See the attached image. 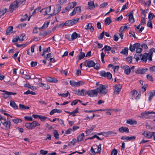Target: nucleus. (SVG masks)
<instances>
[{
	"mask_svg": "<svg viewBox=\"0 0 155 155\" xmlns=\"http://www.w3.org/2000/svg\"><path fill=\"white\" fill-rule=\"evenodd\" d=\"M126 123L130 125H134L137 124V122L134 120L129 119L127 120Z\"/></svg>",
	"mask_w": 155,
	"mask_h": 155,
	"instance_id": "393cba45",
	"label": "nucleus"
},
{
	"mask_svg": "<svg viewBox=\"0 0 155 155\" xmlns=\"http://www.w3.org/2000/svg\"><path fill=\"white\" fill-rule=\"evenodd\" d=\"M154 133V132L144 131L142 133V135L148 139H150L153 136Z\"/></svg>",
	"mask_w": 155,
	"mask_h": 155,
	"instance_id": "6e6552de",
	"label": "nucleus"
},
{
	"mask_svg": "<svg viewBox=\"0 0 155 155\" xmlns=\"http://www.w3.org/2000/svg\"><path fill=\"white\" fill-rule=\"evenodd\" d=\"M128 2H127L124 5L122 8L121 11H123L128 6Z\"/></svg>",
	"mask_w": 155,
	"mask_h": 155,
	"instance_id": "338daca9",
	"label": "nucleus"
},
{
	"mask_svg": "<svg viewBox=\"0 0 155 155\" xmlns=\"http://www.w3.org/2000/svg\"><path fill=\"white\" fill-rule=\"evenodd\" d=\"M70 83L72 86L77 87L83 84L84 83L82 81L76 82L74 81H70Z\"/></svg>",
	"mask_w": 155,
	"mask_h": 155,
	"instance_id": "2eb2a0df",
	"label": "nucleus"
},
{
	"mask_svg": "<svg viewBox=\"0 0 155 155\" xmlns=\"http://www.w3.org/2000/svg\"><path fill=\"white\" fill-rule=\"evenodd\" d=\"M0 121L1 123V127L2 129L8 130L10 129L12 125V123L10 120H7L0 115Z\"/></svg>",
	"mask_w": 155,
	"mask_h": 155,
	"instance_id": "f257e3e1",
	"label": "nucleus"
},
{
	"mask_svg": "<svg viewBox=\"0 0 155 155\" xmlns=\"http://www.w3.org/2000/svg\"><path fill=\"white\" fill-rule=\"evenodd\" d=\"M79 19V18H77L76 19H73L66 21L65 22L64 25L66 26L73 25L74 24L77 23Z\"/></svg>",
	"mask_w": 155,
	"mask_h": 155,
	"instance_id": "423d86ee",
	"label": "nucleus"
},
{
	"mask_svg": "<svg viewBox=\"0 0 155 155\" xmlns=\"http://www.w3.org/2000/svg\"><path fill=\"white\" fill-rule=\"evenodd\" d=\"M28 17L27 14H26L23 16H22L21 18V20L22 21H25L27 20V18Z\"/></svg>",
	"mask_w": 155,
	"mask_h": 155,
	"instance_id": "5fc2aeb1",
	"label": "nucleus"
},
{
	"mask_svg": "<svg viewBox=\"0 0 155 155\" xmlns=\"http://www.w3.org/2000/svg\"><path fill=\"white\" fill-rule=\"evenodd\" d=\"M81 12V7L79 6L74 8L73 11L70 14V15L71 16H72L76 13L78 14H80Z\"/></svg>",
	"mask_w": 155,
	"mask_h": 155,
	"instance_id": "f8f14e48",
	"label": "nucleus"
},
{
	"mask_svg": "<svg viewBox=\"0 0 155 155\" xmlns=\"http://www.w3.org/2000/svg\"><path fill=\"white\" fill-rule=\"evenodd\" d=\"M88 7L90 9H93L95 7L94 2L91 1L88 2Z\"/></svg>",
	"mask_w": 155,
	"mask_h": 155,
	"instance_id": "c756f323",
	"label": "nucleus"
},
{
	"mask_svg": "<svg viewBox=\"0 0 155 155\" xmlns=\"http://www.w3.org/2000/svg\"><path fill=\"white\" fill-rule=\"evenodd\" d=\"M12 121L14 122L15 124H17L19 122H21L22 120L21 119L18 118L14 119L12 120Z\"/></svg>",
	"mask_w": 155,
	"mask_h": 155,
	"instance_id": "49530a36",
	"label": "nucleus"
},
{
	"mask_svg": "<svg viewBox=\"0 0 155 155\" xmlns=\"http://www.w3.org/2000/svg\"><path fill=\"white\" fill-rule=\"evenodd\" d=\"M128 49L127 48H125L120 52V53L123 54H127Z\"/></svg>",
	"mask_w": 155,
	"mask_h": 155,
	"instance_id": "de8ad7c7",
	"label": "nucleus"
},
{
	"mask_svg": "<svg viewBox=\"0 0 155 155\" xmlns=\"http://www.w3.org/2000/svg\"><path fill=\"white\" fill-rule=\"evenodd\" d=\"M90 151L91 152V155H94L96 153V152L94 151V149L93 147H91L90 150Z\"/></svg>",
	"mask_w": 155,
	"mask_h": 155,
	"instance_id": "0e129e2a",
	"label": "nucleus"
},
{
	"mask_svg": "<svg viewBox=\"0 0 155 155\" xmlns=\"http://www.w3.org/2000/svg\"><path fill=\"white\" fill-rule=\"evenodd\" d=\"M154 17H155V16L153 13H151L149 14L148 18L149 19V20L151 21Z\"/></svg>",
	"mask_w": 155,
	"mask_h": 155,
	"instance_id": "603ef678",
	"label": "nucleus"
},
{
	"mask_svg": "<svg viewBox=\"0 0 155 155\" xmlns=\"http://www.w3.org/2000/svg\"><path fill=\"white\" fill-rule=\"evenodd\" d=\"M96 89L97 94L100 93L106 94L107 92V90L106 89V86L101 84H100L99 86Z\"/></svg>",
	"mask_w": 155,
	"mask_h": 155,
	"instance_id": "f03ea898",
	"label": "nucleus"
},
{
	"mask_svg": "<svg viewBox=\"0 0 155 155\" xmlns=\"http://www.w3.org/2000/svg\"><path fill=\"white\" fill-rule=\"evenodd\" d=\"M95 64V63L93 61L89 60L87 61V64H85L84 65L86 67L91 68L94 66Z\"/></svg>",
	"mask_w": 155,
	"mask_h": 155,
	"instance_id": "f3484780",
	"label": "nucleus"
},
{
	"mask_svg": "<svg viewBox=\"0 0 155 155\" xmlns=\"http://www.w3.org/2000/svg\"><path fill=\"white\" fill-rule=\"evenodd\" d=\"M147 25L148 27L152 28V21H151L150 20H149V21H148L147 23Z\"/></svg>",
	"mask_w": 155,
	"mask_h": 155,
	"instance_id": "13d9d810",
	"label": "nucleus"
},
{
	"mask_svg": "<svg viewBox=\"0 0 155 155\" xmlns=\"http://www.w3.org/2000/svg\"><path fill=\"white\" fill-rule=\"evenodd\" d=\"M58 95L59 96H61L64 97H67L68 95H70L68 91H67V92L66 94H60L58 93Z\"/></svg>",
	"mask_w": 155,
	"mask_h": 155,
	"instance_id": "79ce46f5",
	"label": "nucleus"
},
{
	"mask_svg": "<svg viewBox=\"0 0 155 155\" xmlns=\"http://www.w3.org/2000/svg\"><path fill=\"white\" fill-rule=\"evenodd\" d=\"M85 28L86 30L90 29L91 31L93 32L94 30V28L93 26H92V24L91 23L88 24L85 27Z\"/></svg>",
	"mask_w": 155,
	"mask_h": 155,
	"instance_id": "a878e982",
	"label": "nucleus"
},
{
	"mask_svg": "<svg viewBox=\"0 0 155 155\" xmlns=\"http://www.w3.org/2000/svg\"><path fill=\"white\" fill-rule=\"evenodd\" d=\"M10 105L15 109H18V106L16 105L15 102L11 100L10 101Z\"/></svg>",
	"mask_w": 155,
	"mask_h": 155,
	"instance_id": "cd10ccee",
	"label": "nucleus"
},
{
	"mask_svg": "<svg viewBox=\"0 0 155 155\" xmlns=\"http://www.w3.org/2000/svg\"><path fill=\"white\" fill-rule=\"evenodd\" d=\"M26 24V23H22L18 25L17 26V28L20 29L25 26Z\"/></svg>",
	"mask_w": 155,
	"mask_h": 155,
	"instance_id": "864d4df0",
	"label": "nucleus"
},
{
	"mask_svg": "<svg viewBox=\"0 0 155 155\" xmlns=\"http://www.w3.org/2000/svg\"><path fill=\"white\" fill-rule=\"evenodd\" d=\"M153 52H155V48H152L150 49V51L149 52L150 55L149 58V61H152V57L153 56Z\"/></svg>",
	"mask_w": 155,
	"mask_h": 155,
	"instance_id": "5701e85b",
	"label": "nucleus"
},
{
	"mask_svg": "<svg viewBox=\"0 0 155 155\" xmlns=\"http://www.w3.org/2000/svg\"><path fill=\"white\" fill-rule=\"evenodd\" d=\"M94 149V150L97 149V151L96 152L97 153H100L101 151V145L100 144L98 146L95 144L93 145L92 147Z\"/></svg>",
	"mask_w": 155,
	"mask_h": 155,
	"instance_id": "412c9836",
	"label": "nucleus"
},
{
	"mask_svg": "<svg viewBox=\"0 0 155 155\" xmlns=\"http://www.w3.org/2000/svg\"><path fill=\"white\" fill-rule=\"evenodd\" d=\"M149 70L150 72H155V66H153L149 68Z\"/></svg>",
	"mask_w": 155,
	"mask_h": 155,
	"instance_id": "774afa93",
	"label": "nucleus"
},
{
	"mask_svg": "<svg viewBox=\"0 0 155 155\" xmlns=\"http://www.w3.org/2000/svg\"><path fill=\"white\" fill-rule=\"evenodd\" d=\"M129 18V21L131 23H133L134 22V18L133 17V11H131L129 12L128 15Z\"/></svg>",
	"mask_w": 155,
	"mask_h": 155,
	"instance_id": "6ab92c4d",
	"label": "nucleus"
},
{
	"mask_svg": "<svg viewBox=\"0 0 155 155\" xmlns=\"http://www.w3.org/2000/svg\"><path fill=\"white\" fill-rule=\"evenodd\" d=\"M24 118L25 120L27 121H31L33 120V118L32 117L26 116Z\"/></svg>",
	"mask_w": 155,
	"mask_h": 155,
	"instance_id": "3c124183",
	"label": "nucleus"
},
{
	"mask_svg": "<svg viewBox=\"0 0 155 155\" xmlns=\"http://www.w3.org/2000/svg\"><path fill=\"white\" fill-rule=\"evenodd\" d=\"M74 91V94L78 96H84L86 95V91L84 89H82L81 90L78 89Z\"/></svg>",
	"mask_w": 155,
	"mask_h": 155,
	"instance_id": "1a4fd4ad",
	"label": "nucleus"
},
{
	"mask_svg": "<svg viewBox=\"0 0 155 155\" xmlns=\"http://www.w3.org/2000/svg\"><path fill=\"white\" fill-rule=\"evenodd\" d=\"M61 110L60 109H54L52 110L50 113V114L51 115H53L54 113H61Z\"/></svg>",
	"mask_w": 155,
	"mask_h": 155,
	"instance_id": "c85d7f7f",
	"label": "nucleus"
},
{
	"mask_svg": "<svg viewBox=\"0 0 155 155\" xmlns=\"http://www.w3.org/2000/svg\"><path fill=\"white\" fill-rule=\"evenodd\" d=\"M61 7L59 5H57L56 8H54L53 12L51 13V16L54 15L58 13L61 10Z\"/></svg>",
	"mask_w": 155,
	"mask_h": 155,
	"instance_id": "ddd939ff",
	"label": "nucleus"
},
{
	"mask_svg": "<svg viewBox=\"0 0 155 155\" xmlns=\"http://www.w3.org/2000/svg\"><path fill=\"white\" fill-rule=\"evenodd\" d=\"M51 6H50L46 8L42 9L40 11L41 13L43 14V15H49L50 16L48 18H50L51 16V13H50L51 10Z\"/></svg>",
	"mask_w": 155,
	"mask_h": 155,
	"instance_id": "20e7f679",
	"label": "nucleus"
},
{
	"mask_svg": "<svg viewBox=\"0 0 155 155\" xmlns=\"http://www.w3.org/2000/svg\"><path fill=\"white\" fill-rule=\"evenodd\" d=\"M53 134L55 139H57L59 138V134L56 130H54Z\"/></svg>",
	"mask_w": 155,
	"mask_h": 155,
	"instance_id": "a18cd8bd",
	"label": "nucleus"
},
{
	"mask_svg": "<svg viewBox=\"0 0 155 155\" xmlns=\"http://www.w3.org/2000/svg\"><path fill=\"white\" fill-rule=\"evenodd\" d=\"M84 134L83 133L80 134L77 137V140L78 142L81 141L84 137Z\"/></svg>",
	"mask_w": 155,
	"mask_h": 155,
	"instance_id": "ea45409f",
	"label": "nucleus"
},
{
	"mask_svg": "<svg viewBox=\"0 0 155 155\" xmlns=\"http://www.w3.org/2000/svg\"><path fill=\"white\" fill-rule=\"evenodd\" d=\"M19 107L21 110H26L29 109L30 108V107L28 106H25L24 105L22 104H19Z\"/></svg>",
	"mask_w": 155,
	"mask_h": 155,
	"instance_id": "473e14b6",
	"label": "nucleus"
},
{
	"mask_svg": "<svg viewBox=\"0 0 155 155\" xmlns=\"http://www.w3.org/2000/svg\"><path fill=\"white\" fill-rule=\"evenodd\" d=\"M104 134H106V136H108V135H114V134H117V133L112 131H109L106 132H105V133H104Z\"/></svg>",
	"mask_w": 155,
	"mask_h": 155,
	"instance_id": "58836bf2",
	"label": "nucleus"
},
{
	"mask_svg": "<svg viewBox=\"0 0 155 155\" xmlns=\"http://www.w3.org/2000/svg\"><path fill=\"white\" fill-rule=\"evenodd\" d=\"M38 84L39 87H41L42 85L44 86V88L47 90L49 89L50 88V86L47 84H45L44 83H39Z\"/></svg>",
	"mask_w": 155,
	"mask_h": 155,
	"instance_id": "f704fd0d",
	"label": "nucleus"
},
{
	"mask_svg": "<svg viewBox=\"0 0 155 155\" xmlns=\"http://www.w3.org/2000/svg\"><path fill=\"white\" fill-rule=\"evenodd\" d=\"M147 78L150 81H153V79L152 76L150 74H147Z\"/></svg>",
	"mask_w": 155,
	"mask_h": 155,
	"instance_id": "052dcab7",
	"label": "nucleus"
},
{
	"mask_svg": "<svg viewBox=\"0 0 155 155\" xmlns=\"http://www.w3.org/2000/svg\"><path fill=\"white\" fill-rule=\"evenodd\" d=\"M105 23L107 25H109L111 22L110 17H107L104 20Z\"/></svg>",
	"mask_w": 155,
	"mask_h": 155,
	"instance_id": "4c0bfd02",
	"label": "nucleus"
},
{
	"mask_svg": "<svg viewBox=\"0 0 155 155\" xmlns=\"http://www.w3.org/2000/svg\"><path fill=\"white\" fill-rule=\"evenodd\" d=\"M149 53H145L142 56L141 60L143 61L146 62L147 59L149 60Z\"/></svg>",
	"mask_w": 155,
	"mask_h": 155,
	"instance_id": "aec40b11",
	"label": "nucleus"
},
{
	"mask_svg": "<svg viewBox=\"0 0 155 155\" xmlns=\"http://www.w3.org/2000/svg\"><path fill=\"white\" fill-rule=\"evenodd\" d=\"M38 116V117L41 120L43 121H45L46 119L47 118V117L43 116L40 115H39V116Z\"/></svg>",
	"mask_w": 155,
	"mask_h": 155,
	"instance_id": "bf43d9fd",
	"label": "nucleus"
},
{
	"mask_svg": "<svg viewBox=\"0 0 155 155\" xmlns=\"http://www.w3.org/2000/svg\"><path fill=\"white\" fill-rule=\"evenodd\" d=\"M155 114V112H153L152 111L149 112V111H146L145 112H143L141 113V115L143 116H146L148 115L149 114Z\"/></svg>",
	"mask_w": 155,
	"mask_h": 155,
	"instance_id": "e433bc0d",
	"label": "nucleus"
},
{
	"mask_svg": "<svg viewBox=\"0 0 155 155\" xmlns=\"http://www.w3.org/2000/svg\"><path fill=\"white\" fill-rule=\"evenodd\" d=\"M76 143V140L75 139H73L72 141L70 142L68 144V145L69 146H71V144H72L73 145H74V144Z\"/></svg>",
	"mask_w": 155,
	"mask_h": 155,
	"instance_id": "6e6d98bb",
	"label": "nucleus"
},
{
	"mask_svg": "<svg viewBox=\"0 0 155 155\" xmlns=\"http://www.w3.org/2000/svg\"><path fill=\"white\" fill-rule=\"evenodd\" d=\"M0 91L4 92L2 94L4 97L5 99H7L8 98L10 95H15L16 94V93L11 92L5 91Z\"/></svg>",
	"mask_w": 155,
	"mask_h": 155,
	"instance_id": "9b49d317",
	"label": "nucleus"
},
{
	"mask_svg": "<svg viewBox=\"0 0 155 155\" xmlns=\"http://www.w3.org/2000/svg\"><path fill=\"white\" fill-rule=\"evenodd\" d=\"M49 22L48 21L45 22L43 25L41 27L39 28V29L40 30H41L45 29L46 28H47L49 24Z\"/></svg>",
	"mask_w": 155,
	"mask_h": 155,
	"instance_id": "7c9ffc66",
	"label": "nucleus"
},
{
	"mask_svg": "<svg viewBox=\"0 0 155 155\" xmlns=\"http://www.w3.org/2000/svg\"><path fill=\"white\" fill-rule=\"evenodd\" d=\"M86 94H87L90 97H97V92L96 89L94 90H89L87 91H86Z\"/></svg>",
	"mask_w": 155,
	"mask_h": 155,
	"instance_id": "39448f33",
	"label": "nucleus"
},
{
	"mask_svg": "<svg viewBox=\"0 0 155 155\" xmlns=\"http://www.w3.org/2000/svg\"><path fill=\"white\" fill-rule=\"evenodd\" d=\"M85 56V54L84 52H80V54L78 55L79 58L78 60V61L79 60H80L83 59L84 58Z\"/></svg>",
	"mask_w": 155,
	"mask_h": 155,
	"instance_id": "c9c22d12",
	"label": "nucleus"
},
{
	"mask_svg": "<svg viewBox=\"0 0 155 155\" xmlns=\"http://www.w3.org/2000/svg\"><path fill=\"white\" fill-rule=\"evenodd\" d=\"M71 37L72 41L76 39L78 37L77 33L75 32H74L71 35Z\"/></svg>",
	"mask_w": 155,
	"mask_h": 155,
	"instance_id": "a19ab883",
	"label": "nucleus"
},
{
	"mask_svg": "<svg viewBox=\"0 0 155 155\" xmlns=\"http://www.w3.org/2000/svg\"><path fill=\"white\" fill-rule=\"evenodd\" d=\"M25 127L29 130L33 129L30 123H27L25 124Z\"/></svg>",
	"mask_w": 155,
	"mask_h": 155,
	"instance_id": "09e8293b",
	"label": "nucleus"
},
{
	"mask_svg": "<svg viewBox=\"0 0 155 155\" xmlns=\"http://www.w3.org/2000/svg\"><path fill=\"white\" fill-rule=\"evenodd\" d=\"M77 5V3L76 2H72L69 3L68 6L67 7H68L69 10L73 8Z\"/></svg>",
	"mask_w": 155,
	"mask_h": 155,
	"instance_id": "bb28decb",
	"label": "nucleus"
},
{
	"mask_svg": "<svg viewBox=\"0 0 155 155\" xmlns=\"http://www.w3.org/2000/svg\"><path fill=\"white\" fill-rule=\"evenodd\" d=\"M13 29V27L12 26H9L7 29L6 34V35H9L11 33H12Z\"/></svg>",
	"mask_w": 155,
	"mask_h": 155,
	"instance_id": "2f4dec72",
	"label": "nucleus"
},
{
	"mask_svg": "<svg viewBox=\"0 0 155 155\" xmlns=\"http://www.w3.org/2000/svg\"><path fill=\"white\" fill-rule=\"evenodd\" d=\"M118 130L121 133H124L125 132L128 133L129 132V129L127 127H122L120 128Z\"/></svg>",
	"mask_w": 155,
	"mask_h": 155,
	"instance_id": "4be33fe9",
	"label": "nucleus"
},
{
	"mask_svg": "<svg viewBox=\"0 0 155 155\" xmlns=\"http://www.w3.org/2000/svg\"><path fill=\"white\" fill-rule=\"evenodd\" d=\"M121 68L124 70V73L127 75H129L130 72V69L129 67L127 65H121Z\"/></svg>",
	"mask_w": 155,
	"mask_h": 155,
	"instance_id": "9d476101",
	"label": "nucleus"
},
{
	"mask_svg": "<svg viewBox=\"0 0 155 155\" xmlns=\"http://www.w3.org/2000/svg\"><path fill=\"white\" fill-rule=\"evenodd\" d=\"M99 74L101 76L107 78L109 80L111 79L112 78V74L109 72H106L105 71H102L100 72Z\"/></svg>",
	"mask_w": 155,
	"mask_h": 155,
	"instance_id": "7ed1b4c3",
	"label": "nucleus"
},
{
	"mask_svg": "<svg viewBox=\"0 0 155 155\" xmlns=\"http://www.w3.org/2000/svg\"><path fill=\"white\" fill-rule=\"evenodd\" d=\"M32 129L35 128L36 127L40 125V124L36 120L33 121L32 123H30Z\"/></svg>",
	"mask_w": 155,
	"mask_h": 155,
	"instance_id": "b1692460",
	"label": "nucleus"
},
{
	"mask_svg": "<svg viewBox=\"0 0 155 155\" xmlns=\"http://www.w3.org/2000/svg\"><path fill=\"white\" fill-rule=\"evenodd\" d=\"M142 54H140L139 55L137 54H135L134 56V57L135 59H136L137 61H138L140 59V56L141 57Z\"/></svg>",
	"mask_w": 155,
	"mask_h": 155,
	"instance_id": "680f3d73",
	"label": "nucleus"
},
{
	"mask_svg": "<svg viewBox=\"0 0 155 155\" xmlns=\"http://www.w3.org/2000/svg\"><path fill=\"white\" fill-rule=\"evenodd\" d=\"M122 86L121 84H119L114 86V92L116 93V94H118L122 88Z\"/></svg>",
	"mask_w": 155,
	"mask_h": 155,
	"instance_id": "a211bd4d",
	"label": "nucleus"
},
{
	"mask_svg": "<svg viewBox=\"0 0 155 155\" xmlns=\"http://www.w3.org/2000/svg\"><path fill=\"white\" fill-rule=\"evenodd\" d=\"M140 47V44L139 43H136L132 45L131 44L130 45L129 47L130 50L131 51H134L135 49L139 47Z\"/></svg>",
	"mask_w": 155,
	"mask_h": 155,
	"instance_id": "dca6fc26",
	"label": "nucleus"
},
{
	"mask_svg": "<svg viewBox=\"0 0 155 155\" xmlns=\"http://www.w3.org/2000/svg\"><path fill=\"white\" fill-rule=\"evenodd\" d=\"M25 94L28 95L29 94H31L33 95L35 94V93L32 91H30V90H28L26 91L24 93Z\"/></svg>",
	"mask_w": 155,
	"mask_h": 155,
	"instance_id": "c03bdc74",
	"label": "nucleus"
},
{
	"mask_svg": "<svg viewBox=\"0 0 155 155\" xmlns=\"http://www.w3.org/2000/svg\"><path fill=\"white\" fill-rule=\"evenodd\" d=\"M154 96H155V91H153L150 92L149 97L148 98V100L150 101V102Z\"/></svg>",
	"mask_w": 155,
	"mask_h": 155,
	"instance_id": "72a5a7b5",
	"label": "nucleus"
},
{
	"mask_svg": "<svg viewBox=\"0 0 155 155\" xmlns=\"http://www.w3.org/2000/svg\"><path fill=\"white\" fill-rule=\"evenodd\" d=\"M19 6V5L16 0L13 2L9 6V8L11 9V11L13 12V10H15L16 8H18Z\"/></svg>",
	"mask_w": 155,
	"mask_h": 155,
	"instance_id": "0eeeda50",
	"label": "nucleus"
},
{
	"mask_svg": "<svg viewBox=\"0 0 155 155\" xmlns=\"http://www.w3.org/2000/svg\"><path fill=\"white\" fill-rule=\"evenodd\" d=\"M136 52L137 53H139V54H140V53L142 50L141 48L140 47H139L137 48H136Z\"/></svg>",
	"mask_w": 155,
	"mask_h": 155,
	"instance_id": "69168bd1",
	"label": "nucleus"
},
{
	"mask_svg": "<svg viewBox=\"0 0 155 155\" xmlns=\"http://www.w3.org/2000/svg\"><path fill=\"white\" fill-rule=\"evenodd\" d=\"M48 151L47 150H41L40 151V153L42 155H46L48 153Z\"/></svg>",
	"mask_w": 155,
	"mask_h": 155,
	"instance_id": "4d7b16f0",
	"label": "nucleus"
},
{
	"mask_svg": "<svg viewBox=\"0 0 155 155\" xmlns=\"http://www.w3.org/2000/svg\"><path fill=\"white\" fill-rule=\"evenodd\" d=\"M26 0H16L18 5H19V6L22 4L23 5H24L25 3Z\"/></svg>",
	"mask_w": 155,
	"mask_h": 155,
	"instance_id": "8fccbe9b",
	"label": "nucleus"
},
{
	"mask_svg": "<svg viewBox=\"0 0 155 155\" xmlns=\"http://www.w3.org/2000/svg\"><path fill=\"white\" fill-rule=\"evenodd\" d=\"M117 150L114 149L111 152V155H116L117 154Z\"/></svg>",
	"mask_w": 155,
	"mask_h": 155,
	"instance_id": "e2e57ef3",
	"label": "nucleus"
},
{
	"mask_svg": "<svg viewBox=\"0 0 155 155\" xmlns=\"http://www.w3.org/2000/svg\"><path fill=\"white\" fill-rule=\"evenodd\" d=\"M147 70L148 69L147 68H140L135 71V72L136 74H143L147 71Z\"/></svg>",
	"mask_w": 155,
	"mask_h": 155,
	"instance_id": "4468645a",
	"label": "nucleus"
},
{
	"mask_svg": "<svg viewBox=\"0 0 155 155\" xmlns=\"http://www.w3.org/2000/svg\"><path fill=\"white\" fill-rule=\"evenodd\" d=\"M111 48L109 46H108L107 45H105L104 48L102 49L101 50L103 51V50H104L105 52L107 51H109L110 50H111Z\"/></svg>",
	"mask_w": 155,
	"mask_h": 155,
	"instance_id": "37998d69",
	"label": "nucleus"
}]
</instances>
